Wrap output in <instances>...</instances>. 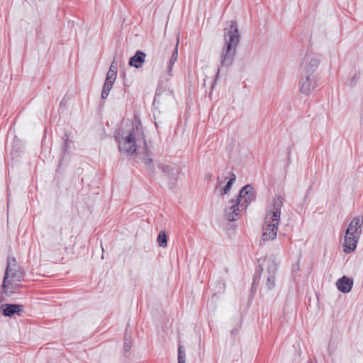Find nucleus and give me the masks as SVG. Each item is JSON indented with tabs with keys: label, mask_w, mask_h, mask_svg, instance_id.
<instances>
[{
	"label": "nucleus",
	"mask_w": 363,
	"mask_h": 363,
	"mask_svg": "<svg viewBox=\"0 0 363 363\" xmlns=\"http://www.w3.org/2000/svg\"><path fill=\"white\" fill-rule=\"evenodd\" d=\"M178 43H179V38H177V43L176 45V47L174 48V50L172 55L171 59L169 60V67H172L176 61L177 60V56H178V52H177V47H178Z\"/></svg>",
	"instance_id": "412c9836"
},
{
	"label": "nucleus",
	"mask_w": 363,
	"mask_h": 363,
	"mask_svg": "<svg viewBox=\"0 0 363 363\" xmlns=\"http://www.w3.org/2000/svg\"><path fill=\"white\" fill-rule=\"evenodd\" d=\"M266 286L271 290L275 286V274L268 273L266 281Z\"/></svg>",
	"instance_id": "a211bd4d"
},
{
	"label": "nucleus",
	"mask_w": 363,
	"mask_h": 363,
	"mask_svg": "<svg viewBox=\"0 0 363 363\" xmlns=\"http://www.w3.org/2000/svg\"><path fill=\"white\" fill-rule=\"evenodd\" d=\"M253 199L252 187L247 184L241 189L237 199L230 201L231 206L225 209L226 218L230 221L238 220L240 213L247 208Z\"/></svg>",
	"instance_id": "20e7f679"
},
{
	"label": "nucleus",
	"mask_w": 363,
	"mask_h": 363,
	"mask_svg": "<svg viewBox=\"0 0 363 363\" xmlns=\"http://www.w3.org/2000/svg\"><path fill=\"white\" fill-rule=\"evenodd\" d=\"M267 273L276 274L277 269V263L276 258L274 256H271L267 259Z\"/></svg>",
	"instance_id": "dca6fc26"
},
{
	"label": "nucleus",
	"mask_w": 363,
	"mask_h": 363,
	"mask_svg": "<svg viewBox=\"0 0 363 363\" xmlns=\"http://www.w3.org/2000/svg\"><path fill=\"white\" fill-rule=\"evenodd\" d=\"M283 204L284 198L281 196H277L273 200L272 205L268 208L260 238L261 245L264 244L265 242L273 240L277 238L281 209Z\"/></svg>",
	"instance_id": "f257e3e1"
},
{
	"label": "nucleus",
	"mask_w": 363,
	"mask_h": 363,
	"mask_svg": "<svg viewBox=\"0 0 363 363\" xmlns=\"http://www.w3.org/2000/svg\"><path fill=\"white\" fill-rule=\"evenodd\" d=\"M136 131L133 126L127 129L120 128L116 135L119 151L127 155H133L137 150V137L139 135L138 128Z\"/></svg>",
	"instance_id": "39448f33"
},
{
	"label": "nucleus",
	"mask_w": 363,
	"mask_h": 363,
	"mask_svg": "<svg viewBox=\"0 0 363 363\" xmlns=\"http://www.w3.org/2000/svg\"><path fill=\"white\" fill-rule=\"evenodd\" d=\"M132 346V340L130 335L125 333L124 337V350L125 352H128Z\"/></svg>",
	"instance_id": "4be33fe9"
},
{
	"label": "nucleus",
	"mask_w": 363,
	"mask_h": 363,
	"mask_svg": "<svg viewBox=\"0 0 363 363\" xmlns=\"http://www.w3.org/2000/svg\"><path fill=\"white\" fill-rule=\"evenodd\" d=\"M235 179H236V176L233 173H232L230 179L227 182L225 186L223 189V194H228L230 191V189L232 187V185L235 182Z\"/></svg>",
	"instance_id": "aec40b11"
},
{
	"label": "nucleus",
	"mask_w": 363,
	"mask_h": 363,
	"mask_svg": "<svg viewBox=\"0 0 363 363\" xmlns=\"http://www.w3.org/2000/svg\"><path fill=\"white\" fill-rule=\"evenodd\" d=\"M178 363H185V352L181 345L178 348Z\"/></svg>",
	"instance_id": "5701e85b"
},
{
	"label": "nucleus",
	"mask_w": 363,
	"mask_h": 363,
	"mask_svg": "<svg viewBox=\"0 0 363 363\" xmlns=\"http://www.w3.org/2000/svg\"><path fill=\"white\" fill-rule=\"evenodd\" d=\"M117 69H118L117 65L116 64V62L113 61L111 65V67L107 72L106 77H113V78L116 79Z\"/></svg>",
	"instance_id": "6ab92c4d"
},
{
	"label": "nucleus",
	"mask_w": 363,
	"mask_h": 363,
	"mask_svg": "<svg viewBox=\"0 0 363 363\" xmlns=\"http://www.w3.org/2000/svg\"><path fill=\"white\" fill-rule=\"evenodd\" d=\"M152 162V160L151 158H147L145 160L146 168L150 173H152L154 172V168Z\"/></svg>",
	"instance_id": "b1692460"
},
{
	"label": "nucleus",
	"mask_w": 363,
	"mask_h": 363,
	"mask_svg": "<svg viewBox=\"0 0 363 363\" xmlns=\"http://www.w3.org/2000/svg\"><path fill=\"white\" fill-rule=\"evenodd\" d=\"M174 100V94L173 92L170 90L162 89V88H157L155 98L153 104L158 106L165 105L170 102H172Z\"/></svg>",
	"instance_id": "9d476101"
},
{
	"label": "nucleus",
	"mask_w": 363,
	"mask_h": 363,
	"mask_svg": "<svg viewBox=\"0 0 363 363\" xmlns=\"http://www.w3.org/2000/svg\"><path fill=\"white\" fill-rule=\"evenodd\" d=\"M240 39L238 25L236 21H232L229 28H225L224 32L225 45L220 53V65L230 67L236 54V48Z\"/></svg>",
	"instance_id": "f03ea898"
},
{
	"label": "nucleus",
	"mask_w": 363,
	"mask_h": 363,
	"mask_svg": "<svg viewBox=\"0 0 363 363\" xmlns=\"http://www.w3.org/2000/svg\"><path fill=\"white\" fill-rule=\"evenodd\" d=\"M206 177L210 179L211 177V175L209 174H206Z\"/></svg>",
	"instance_id": "c85d7f7f"
},
{
	"label": "nucleus",
	"mask_w": 363,
	"mask_h": 363,
	"mask_svg": "<svg viewBox=\"0 0 363 363\" xmlns=\"http://www.w3.org/2000/svg\"><path fill=\"white\" fill-rule=\"evenodd\" d=\"M158 167L167 176L170 187L173 186L174 182L179 178V167L175 164H160Z\"/></svg>",
	"instance_id": "1a4fd4ad"
},
{
	"label": "nucleus",
	"mask_w": 363,
	"mask_h": 363,
	"mask_svg": "<svg viewBox=\"0 0 363 363\" xmlns=\"http://www.w3.org/2000/svg\"><path fill=\"white\" fill-rule=\"evenodd\" d=\"M319 65L320 59L317 56L312 53H307L301 62L299 73L316 74Z\"/></svg>",
	"instance_id": "6e6552de"
},
{
	"label": "nucleus",
	"mask_w": 363,
	"mask_h": 363,
	"mask_svg": "<svg viewBox=\"0 0 363 363\" xmlns=\"http://www.w3.org/2000/svg\"><path fill=\"white\" fill-rule=\"evenodd\" d=\"M172 67H168V69H167V73L169 75L172 76Z\"/></svg>",
	"instance_id": "bb28decb"
},
{
	"label": "nucleus",
	"mask_w": 363,
	"mask_h": 363,
	"mask_svg": "<svg viewBox=\"0 0 363 363\" xmlns=\"http://www.w3.org/2000/svg\"><path fill=\"white\" fill-rule=\"evenodd\" d=\"M363 218L354 217L350 223L345 235L344 252L349 254L357 247V242L362 231Z\"/></svg>",
	"instance_id": "423d86ee"
},
{
	"label": "nucleus",
	"mask_w": 363,
	"mask_h": 363,
	"mask_svg": "<svg viewBox=\"0 0 363 363\" xmlns=\"http://www.w3.org/2000/svg\"><path fill=\"white\" fill-rule=\"evenodd\" d=\"M115 81H116V78L106 77V81H105L104 86H103L102 92H101V98L103 99H106L108 97L109 92H110L111 89H112L113 84H114Z\"/></svg>",
	"instance_id": "2eb2a0df"
},
{
	"label": "nucleus",
	"mask_w": 363,
	"mask_h": 363,
	"mask_svg": "<svg viewBox=\"0 0 363 363\" xmlns=\"http://www.w3.org/2000/svg\"><path fill=\"white\" fill-rule=\"evenodd\" d=\"M353 285V281L347 277L346 276H343L342 278L339 279L336 282L337 288L339 291L343 293H348L351 291Z\"/></svg>",
	"instance_id": "9b49d317"
},
{
	"label": "nucleus",
	"mask_w": 363,
	"mask_h": 363,
	"mask_svg": "<svg viewBox=\"0 0 363 363\" xmlns=\"http://www.w3.org/2000/svg\"><path fill=\"white\" fill-rule=\"evenodd\" d=\"M298 89L305 95L311 94L318 86L317 74L299 73Z\"/></svg>",
	"instance_id": "0eeeda50"
},
{
	"label": "nucleus",
	"mask_w": 363,
	"mask_h": 363,
	"mask_svg": "<svg viewBox=\"0 0 363 363\" xmlns=\"http://www.w3.org/2000/svg\"><path fill=\"white\" fill-rule=\"evenodd\" d=\"M24 279V273L14 257H8L2 290L6 295L12 294Z\"/></svg>",
	"instance_id": "7ed1b4c3"
},
{
	"label": "nucleus",
	"mask_w": 363,
	"mask_h": 363,
	"mask_svg": "<svg viewBox=\"0 0 363 363\" xmlns=\"http://www.w3.org/2000/svg\"><path fill=\"white\" fill-rule=\"evenodd\" d=\"M157 242L159 246L166 247L167 246V236L164 231H160L157 236Z\"/></svg>",
	"instance_id": "f3484780"
},
{
	"label": "nucleus",
	"mask_w": 363,
	"mask_h": 363,
	"mask_svg": "<svg viewBox=\"0 0 363 363\" xmlns=\"http://www.w3.org/2000/svg\"><path fill=\"white\" fill-rule=\"evenodd\" d=\"M301 355V351H300V350H298V351L296 352V356H297V358H298V359H300Z\"/></svg>",
	"instance_id": "cd10ccee"
},
{
	"label": "nucleus",
	"mask_w": 363,
	"mask_h": 363,
	"mask_svg": "<svg viewBox=\"0 0 363 363\" xmlns=\"http://www.w3.org/2000/svg\"><path fill=\"white\" fill-rule=\"evenodd\" d=\"M115 81H116V78L106 77V81H105L104 86H103L102 92H101V98L103 99H106L108 97L109 92H110L111 89H112L113 84H114Z\"/></svg>",
	"instance_id": "4468645a"
},
{
	"label": "nucleus",
	"mask_w": 363,
	"mask_h": 363,
	"mask_svg": "<svg viewBox=\"0 0 363 363\" xmlns=\"http://www.w3.org/2000/svg\"><path fill=\"white\" fill-rule=\"evenodd\" d=\"M146 54L140 50H138L135 54L132 56L129 60V65L135 67V68H140L143 67Z\"/></svg>",
	"instance_id": "ddd939ff"
},
{
	"label": "nucleus",
	"mask_w": 363,
	"mask_h": 363,
	"mask_svg": "<svg viewBox=\"0 0 363 363\" xmlns=\"http://www.w3.org/2000/svg\"><path fill=\"white\" fill-rule=\"evenodd\" d=\"M143 143H144V149L145 150V152L147 153L148 152V150H147V143H146V141L143 138Z\"/></svg>",
	"instance_id": "a878e982"
},
{
	"label": "nucleus",
	"mask_w": 363,
	"mask_h": 363,
	"mask_svg": "<svg viewBox=\"0 0 363 363\" xmlns=\"http://www.w3.org/2000/svg\"><path fill=\"white\" fill-rule=\"evenodd\" d=\"M359 78V74L354 73V77L351 79L350 85H352V86L354 85Z\"/></svg>",
	"instance_id": "393cba45"
},
{
	"label": "nucleus",
	"mask_w": 363,
	"mask_h": 363,
	"mask_svg": "<svg viewBox=\"0 0 363 363\" xmlns=\"http://www.w3.org/2000/svg\"><path fill=\"white\" fill-rule=\"evenodd\" d=\"M2 314L4 316L11 317L15 314H19L23 309V306L20 304H4Z\"/></svg>",
	"instance_id": "f8f14e48"
}]
</instances>
